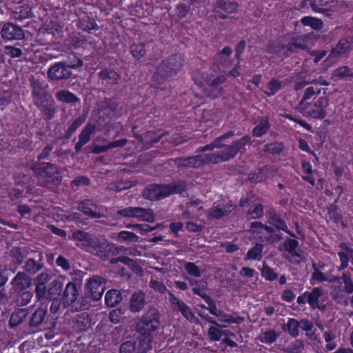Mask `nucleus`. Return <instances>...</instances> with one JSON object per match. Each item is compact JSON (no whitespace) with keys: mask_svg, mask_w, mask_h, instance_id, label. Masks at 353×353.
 <instances>
[{"mask_svg":"<svg viewBox=\"0 0 353 353\" xmlns=\"http://www.w3.org/2000/svg\"><path fill=\"white\" fill-rule=\"evenodd\" d=\"M307 37L301 35L293 37L288 39L285 37L280 38L268 43L267 52L274 54L279 57L287 58L298 52L299 50H307Z\"/></svg>","mask_w":353,"mask_h":353,"instance_id":"1","label":"nucleus"},{"mask_svg":"<svg viewBox=\"0 0 353 353\" xmlns=\"http://www.w3.org/2000/svg\"><path fill=\"white\" fill-rule=\"evenodd\" d=\"M183 65V57L174 54L163 60L156 68L152 81L154 85L163 84L167 79L176 75Z\"/></svg>","mask_w":353,"mask_h":353,"instance_id":"2","label":"nucleus"},{"mask_svg":"<svg viewBox=\"0 0 353 353\" xmlns=\"http://www.w3.org/2000/svg\"><path fill=\"white\" fill-rule=\"evenodd\" d=\"M39 184L45 188L52 189L59 186L62 181L59 168L50 163L41 162L33 168Z\"/></svg>","mask_w":353,"mask_h":353,"instance_id":"3","label":"nucleus"},{"mask_svg":"<svg viewBox=\"0 0 353 353\" xmlns=\"http://www.w3.org/2000/svg\"><path fill=\"white\" fill-rule=\"evenodd\" d=\"M250 143V137L248 135L234 141L230 145H226L223 150L217 153L208 154L210 163L216 164L220 162H225L234 158L238 152L245 150V145Z\"/></svg>","mask_w":353,"mask_h":353,"instance_id":"4","label":"nucleus"},{"mask_svg":"<svg viewBox=\"0 0 353 353\" xmlns=\"http://www.w3.org/2000/svg\"><path fill=\"white\" fill-rule=\"evenodd\" d=\"M160 325L159 313L155 308H150L138 323L137 329L139 334H151Z\"/></svg>","mask_w":353,"mask_h":353,"instance_id":"5","label":"nucleus"},{"mask_svg":"<svg viewBox=\"0 0 353 353\" xmlns=\"http://www.w3.org/2000/svg\"><path fill=\"white\" fill-rule=\"evenodd\" d=\"M34 105L42 112L46 121H50L57 113L55 101L50 94L33 100Z\"/></svg>","mask_w":353,"mask_h":353,"instance_id":"6","label":"nucleus"},{"mask_svg":"<svg viewBox=\"0 0 353 353\" xmlns=\"http://www.w3.org/2000/svg\"><path fill=\"white\" fill-rule=\"evenodd\" d=\"M105 288V281L99 276H94L86 283L85 294L93 301L99 300Z\"/></svg>","mask_w":353,"mask_h":353,"instance_id":"7","label":"nucleus"},{"mask_svg":"<svg viewBox=\"0 0 353 353\" xmlns=\"http://www.w3.org/2000/svg\"><path fill=\"white\" fill-rule=\"evenodd\" d=\"M118 213L125 217H134L140 220L152 223L155 220L152 210L140 207H128L122 209Z\"/></svg>","mask_w":353,"mask_h":353,"instance_id":"8","label":"nucleus"},{"mask_svg":"<svg viewBox=\"0 0 353 353\" xmlns=\"http://www.w3.org/2000/svg\"><path fill=\"white\" fill-rule=\"evenodd\" d=\"M175 165L186 168H198L210 163L208 154H198L188 157H179L173 159Z\"/></svg>","mask_w":353,"mask_h":353,"instance_id":"9","label":"nucleus"},{"mask_svg":"<svg viewBox=\"0 0 353 353\" xmlns=\"http://www.w3.org/2000/svg\"><path fill=\"white\" fill-rule=\"evenodd\" d=\"M72 76V70H70L63 61L55 63L47 71L48 78L53 81H67Z\"/></svg>","mask_w":353,"mask_h":353,"instance_id":"10","label":"nucleus"},{"mask_svg":"<svg viewBox=\"0 0 353 353\" xmlns=\"http://www.w3.org/2000/svg\"><path fill=\"white\" fill-rule=\"evenodd\" d=\"M1 37L4 40H21L25 37L23 30L12 23H6L1 30Z\"/></svg>","mask_w":353,"mask_h":353,"instance_id":"11","label":"nucleus"},{"mask_svg":"<svg viewBox=\"0 0 353 353\" xmlns=\"http://www.w3.org/2000/svg\"><path fill=\"white\" fill-rule=\"evenodd\" d=\"M172 187L170 184L158 185L144 190V196L150 200H157L165 198L172 194Z\"/></svg>","mask_w":353,"mask_h":353,"instance_id":"12","label":"nucleus"},{"mask_svg":"<svg viewBox=\"0 0 353 353\" xmlns=\"http://www.w3.org/2000/svg\"><path fill=\"white\" fill-rule=\"evenodd\" d=\"M80 287L72 282H69L62 292L61 301L64 307L74 305L79 296Z\"/></svg>","mask_w":353,"mask_h":353,"instance_id":"13","label":"nucleus"},{"mask_svg":"<svg viewBox=\"0 0 353 353\" xmlns=\"http://www.w3.org/2000/svg\"><path fill=\"white\" fill-rule=\"evenodd\" d=\"M10 284L14 292L28 290L32 285V279L25 272L19 271L12 279Z\"/></svg>","mask_w":353,"mask_h":353,"instance_id":"14","label":"nucleus"},{"mask_svg":"<svg viewBox=\"0 0 353 353\" xmlns=\"http://www.w3.org/2000/svg\"><path fill=\"white\" fill-rule=\"evenodd\" d=\"M159 130L157 131H148L143 134V135H140L138 134L134 133V137L143 144V148L145 150H148L150 148L154 143H157L159 140L165 134H168V132H165L161 134H159L158 132Z\"/></svg>","mask_w":353,"mask_h":353,"instance_id":"15","label":"nucleus"},{"mask_svg":"<svg viewBox=\"0 0 353 353\" xmlns=\"http://www.w3.org/2000/svg\"><path fill=\"white\" fill-rule=\"evenodd\" d=\"M48 311L46 308L39 307L29 317L28 327L30 329H37L43 325L47 316Z\"/></svg>","mask_w":353,"mask_h":353,"instance_id":"16","label":"nucleus"},{"mask_svg":"<svg viewBox=\"0 0 353 353\" xmlns=\"http://www.w3.org/2000/svg\"><path fill=\"white\" fill-rule=\"evenodd\" d=\"M29 314V308L18 307L14 309L10 315L9 319V325L14 328L22 324L27 319Z\"/></svg>","mask_w":353,"mask_h":353,"instance_id":"17","label":"nucleus"},{"mask_svg":"<svg viewBox=\"0 0 353 353\" xmlns=\"http://www.w3.org/2000/svg\"><path fill=\"white\" fill-rule=\"evenodd\" d=\"M133 341L135 342L137 353H147L152 348V334H140V335Z\"/></svg>","mask_w":353,"mask_h":353,"instance_id":"18","label":"nucleus"},{"mask_svg":"<svg viewBox=\"0 0 353 353\" xmlns=\"http://www.w3.org/2000/svg\"><path fill=\"white\" fill-rule=\"evenodd\" d=\"M234 132L232 130L227 132L223 135L216 138L211 143L201 147L198 149V152H203L208 150H213L214 148H223L225 143H224L226 139L234 137Z\"/></svg>","mask_w":353,"mask_h":353,"instance_id":"19","label":"nucleus"},{"mask_svg":"<svg viewBox=\"0 0 353 353\" xmlns=\"http://www.w3.org/2000/svg\"><path fill=\"white\" fill-rule=\"evenodd\" d=\"M63 292V283L54 279L48 286L47 300L59 301Z\"/></svg>","mask_w":353,"mask_h":353,"instance_id":"20","label":"nucleus"},{"mask_svg":"<svg viewBox=\"0 0 353 353\" xmlns=\"http://www.w3.org/2000/svg\"><path fill=\"white\" fill-rule=\"evenodd\" d=\"M43 256L41 252H39L38 259H28L25 263V265L23 266V272H25L26 274H35L38 272H39L43 268V264L42 263Z\"/></svg>","mask_w":353,"mask_h":353,"instance_id":"21","label":"nucleus"},{"mask_svg":"<svg viewBox=\"0 0 353 353\" xmlns=\"http://www.w3.org/2000/svg\"><path fill=\"white\" fill-rule=\"evenodd\" d=\"M97 205L90 200H84L81 201L78 209L81 211L84 214L90 216V218H101L103 216L100 212H96Z\"/></svg>","mask_w":353,"mask_h":353,"instance_id":"22","label":"nucleus"},{"mask_svg":"<svg viewBox=\"0 0 353 353\" xmlns=\"http://www.w3.org/2000/svg\"><path fill=\"white\" fill-rule=\"evenodd\" d=\"M73 321V327L77 332L85 331L91 326V319L87 312L77 315Z\"/></svg>","mask_w":353,"mask_h":353,"instance_id":"23","label":"nucleus"},{"mask_svg":"<svg viewBox=\"0 0 353 353\" xmlns=\"http://www.w3.org/2000/svg\"><path fill=\"white\" fill-rule=\"evenodd\" d=\"M170 301L172 304H173L176 308L181 312L182 315L187 320H192L194 319V314L192 312L191 309L182 301H181L177 297L174 296L172 294H170Z\"/></svg>","mask_w":353,"mask_h":353,"instance_id":"24","label":"nucleus"},{"mask_svg":"<svg viewBox=\"0 0 353 353\" xmlns=\"http://www.w3.org/2000/svg\"><path fill=\"white\" fill-rule=\"evenodd\" d=\"M32 101L38 98L50 94L43 85V82L34 77L30 79Z\"/></svg>","mask_w":353,"mask_h":353,"instance_id":"25","label":"nucleus"},{"mask_svg":"<svg viewBox=\"0 0 353 353\" xmlns=\"http://www.w3.org/2000/svg\"><path fill=\"white\" fill-rule=\"evenodd\" d=\"M145 305V294L142 292H135L132 294L130 301V310L132 312H138Z\"/></svg>","mask_w":353,"mask_h":353,"instance_id":"26","label":"nucleus"},{"mask_svg":"<svg viewBox=\"0 0 353 353\" xmlns=\"http://www.w3.org/2000/svg\"><path fill=\"white\" fill-rule=\"evenodd\" d=\"M350 47V44L346 39H341L337 46L332 50L327 59L334 61L338 57L347 52Z\"/></svg>","mask_w":353,"mask_h":353,"instance_id":"27","label":"nucleus"},{"mask_svg":"<svg viewBox=\"0 0 353 353\" xmlns=\"http://www.w3.org/2000/svg\"><path fill=\"white\" fill-rule=\"evenodd\" d=\"M235 209V205L233 204H227L223 206H215L210 209L209 215L214 219H220L223 216H228Z\"/></svg>","mask_w":353,"mask_h":353,"instance_id":"28","label":"nucleus"},{"mask_svg":"<svg viewBox=\"0 0 353 353\" xmlns=\"http://www.w3.org/2000/svg\"><path fill=\"white\" fill-rule=\"evenodd\" d=\"M232 52L230 47H225L221 52L214 57V61L218 67H227L230 65V57Z\"/></svg>","mask_w":353,"mask_h":353,"instance_id":"29","label":"nucleus"},{"mask_svg":"<svg viewBox=\"0 0 353 353\" xmlns=\"http://www.w3.org/2000/svg\"><path fill=\"white\" fill-rule=\"evenodd\" d=\"M270 168L265 165L261 168L258 172H251L248 175V179L251 183H259L272 176L270 174Z\"/></svg>","mask_w":353,"mask_h":353,"instance_id":"30","label":"nucleus"},{"mask_svg":"<svg viewBox=\"0 0 353 353\" xmlns=\"http://www.w3.org/2000/svg\"><path fill=\"white\" fill-rule=\"evenodd\" d=\"M270 224L275 226L278 230H281L286 233L289 234L291 236L295 237L294 234L288 229V227L285 221L281 218L279 214H277L275 212H271L268 221Z\"/></svg>","mask_w":353,"mask_h":353,"instance_id":"31","label":"nucleus"},{"mask_svg":"<svg viewBox=\"0 0 353 353\" xmlns=\"http://www.w3.org/2000/svg\"><path fill=\"white\" fill-rule=\"evenodd\" d=\"M17 293L14 301L18 306H26L28 305L33 298V292L29 289L15 292Z\"/></svg>","mask_w":353,"mask_h":353,"instance_id":"32","label":"nucleus"},{"mask_svg":"<svg viewBox=\"0 0 353 353\" xmlns=\"http://www.w3.org/2000/svg\"><path fill=\"white\" fill-rule=\"evenodd\" d=\"M270 127L268 118L267 117H261L259 119V124L252 130V135L259 137L265 134Z\"/></svg>","mask_w":353,"mask_h":353,"instance_id":"33","label":"nucleus"},{"mask_svg":"<svg viewBox=\"0 0 353 353\" xmlns=\"http://www.w3.org/2000/svg\"><path fill=\"white\" fill-rule=\"evenodd\" d=\"M122 300L121 292L117 290L108 291L105 296V303L108 307H114Z\"/></svg>","mask_w":353,"mask_h":353,"instance_id":"34","label":"nucleus"},{"mask_svg":"<svg viewBox=\"0 0 353 353\" xmlns=\"http://www.w3.org/2000/svg\"><path fill=\"white\" fill-rule=\"evenodd\" d=\"M58 101L66 103H75L79 101V99L73 93L66 90H61L55 94Z\"/></svg>","mask_w":353,"mask_h":353,"instance_id":"35","label":"nucleus"},{"mask_svg":"<svg viewBox=\"0 0 353 353\" xmlns=\"http://www.w3.org/2000/svg\"><path fill=\"white\" fill-rule=\"evenodd\" d=\"M307 303L312 309H316L318 307L319 298L323 295V290L320 288H314L310 292H307Z\"/></svg>","mask_w":353,"mask_h":353,"instance_id":"36","label":"nucleus"},{"mask_svg":"<svg viewBox=\"0 0 353 353\" xmlns=\"http://www.w3.org/2000/svg\"><path fill=\"white\" fill-rule=\"evenodd\" d=\"M70 70L78 69L83 66V61L76 54L71 52L68 54L65 61H63Z\"/></svg>","mask_w":353,"mask_h":353,"instance_id":"37","label":"nucleus"},{"mask_svg":"<svg viewBox=\"0 0 353 353\" xmlns=\"http://www.w3.org/2000/svg\"><path fill=\"white\" fill-rule=\"evenodd\" d=\"M26 253L28 251L26 248L16 247L10 250V255L15 264L21 265L26 257Z\"/></svg>","mask_w":353,"mask_h":353,"instance_id":"38","label":"nucleus"},{"mask_svg":"<svg viewBox=\"0 0 353 353\" xmlns=\"http://www.w3.org/2000/svg\"><path fill=\"white\" fill-rule=\"evenodd\" d=\"M215 8L216 9H221L229 14H232L237 12L239 4L236 2H230L225 0H217Z\"/></svg>","mask_w":353,"mask_h":353,"instance_id":"39","label":"nucleus"},{"mask_svg":"<svg viewBox=\"0 0 353 353\" xmlns=\"http://www.w3.org/2000/svg\"><path fill=\"white\" fill-rule=\"evenodd\" d=\"M353 71L352 69L347 66H342L336 69L333 73L332 78L334 80L352 78Z\"/></svg>","mask_w":353,"mask_h":353,"instance_id":"40","label":"nucleus"},{"mask_svg":"<svg viewBox=\"0 0 353 353\" xmlns=\"http://www.w3.org/2000/svg\"><path fill=\"white\" fill-rule=\"evenodd\" d=\"M190 283L192 286H193L192 291L195 294L200 296L205 301L207 299V298L210 297V296L206 294V284L198 281H192L190 282Z\"/></svg>","mask_w":353,"mask_h":353,"instance_id":"41","label":"nucleus"},{"mask_svg":"<svg viewBox=\"0 0 353 353\" xmlns=\"http://www.w3.org/2000/svg\"><path fill=\"white\" fill-rule=\"evenodd\" d=\"M299 321L295 319H290L288 323L282 325V329L284 331H288L289 334L293 337L299 335Z\"/></svg>","mask_w":353,"mask_h":353,"instance_id":"42","label":"nucleus"},{"mask_svg":"<svg viewBox=\"0 0 353 353\" xmlns=\"http://www.w3.org/2000/svg\"><path fill=\"white\" fill-rule=\"evenodd\" d=\"M116 248L113 244L103 243V247L97 251V255L103 260H107L111 254H114Z\"/></svg>","mask_w":353,"mask_h":353,"instance_id":"43","label":"nucleus"},{"mask_svg":"<svg viewBox=\"0 0 353 353\" xmlns=\"http://www.w3.org/2000/svg\"><path fill=\"white\" fill-rule=\"evenodd\" d=\"M125 312V310L121 308H117L112 310L109 314L110 321L114 324L123 322L126 319Z\"/></svg>","mask_w":353,"mask_h":353,"instance_id":"44","label":"nucleus"},{"mask_svg":"<svg viewBox=\"0 0 353 353\" xmlns=\"http://www.w3.org/2000/svg\"><path fill=\"white\" fill-rule=\"evenodd\" d=\"M307 77V75L304 74L303 72L297 73L292 77L293 81L294 82V90L296 91L300 90L308 85Z\"/></svg>","mask_w":353,"mask_h":353,"instance_id":"45","label":"nucleus"},{"mask_svg":"<svg viewBox=\"0 0 353 353\" xmlns=\"http://www.w3.org/2000/svg\"><path fill=\"white\" fill-rule=\"evenodd\" d=\"M304 26H310L314 30H320L323 28V22L321 19L312 17H305L301 19Z\"/></svg>","mask_w":353,"mask_h":353,"instance_id":"46","label":"nucleus"},{"mask_svg":"<svg viewBox=\"0 0 353 353\" xmlns=\"http://www.w3.org/2000/svg\"><path fill=\"white\" fill-rule=\"evenodd\" d=\"M261 275L266 280L272 281L278 278V274L276 273L272 268L263 263L261 268Z\"/></svg>","mask_w":353,"mask_h":353,"instance_id":"47","label":"nucleus"},{"mask_svg":"<svg viewBox=\"0 0 353 353\" xmlns=\"http://www.w3.org/2000/svg\"><path fill=\"white\" fill-rule=\"evenodd\" d=\"M79 27L88 32H90L91 30H98V26L94 20L91 19L89 17L81 19L79 21Z\"/></svg>","mask_w":353,"mask_h":353,"instance_id":"48","label":"nucleus"},{"mask_svg":"<svg viewBox=\"0 0 353 353\" xmlns=\"http://www.w3.org/2000/svg\"><path fill=\"white\" fill-rule=\"evenodd\" d=\"M119 241L123 242L137 243L139 241V236L134 233L128 231H121L117 235Z\"/></svg>","mask_w":353,"mask_h":353,"instance_id":"49","label":"nucleus"},{"mask_svg":"<svg viewBox=\"0 0 353 353\" xmlns=\"http://www.w3.org/2000/svg\"><path fill=\"white\" fill-rule=\"evenodd\" d=\"M34 293L37 301L42 302L47 300L48 287L46 285L35 283Z\"/></svg>","mask_w":353,"mask_h":353,"instance_id":"50","label":"nucleus"},{"mask_svg":"<svg viewBox=\"0 0 353 353\" xmlns=\"http://www.w3.org/2000/svg\"><path fill=\"white\" fill-rule=\"evenodd\" d=\"M95 127L92 125H87L79 136V141L86 144L90 139L91 134L94 131Z\"/></svg>","mask_w":353,"mask_h":353,"instance_id":"51","label":"nucleus"},{"mask_svg":"<svg viewBox=\"0 0 353 353\" xmlns=\"http://www.w3.org/2000/svg\"><path fill=\"white\" fill-rule=\"evenodd\" d=\"M353 250L347 249L346 252H339V256L341 262V265L338 268L339 271L344 270L348 265L350 257L352 258Z\"/></svg>","mask_w":353,"mask_h":353,"instance_id":"52","label":"nucleus"},{"mask_svg":"<svg viewBox=\"0 0 353 353\" xmlns=\"http://www.w3.org/2000/svg\"><path fill=\"white\" fill-rule=\"evenodd\" d=\"M31 14V9L28 6L19 7L16 11L14 12V17L17 19H24L30 17Z\"/></svg>","mask_w":353,"mask_h":353,"instance_id":"53","label":"nucleus"},{"mask_svg":"<svg viewBox=\"0 0 353 353\" xmlns=\"http://www.w3.org/2000/svg\"><path fill=\"white\" fill-rule=\"evenodd\" d=\"M131 53L137 59L142 58L146 53L145 45L143 43H139L132 46Z\"/></svg>","mask_w":353,"mask_h":353,"instance_id":"54","label":"nucleus"},{"mask_svg":"<svg viewBox=\"0 0 353 353\" xmlns=\"http://www.w3.org/2000/svg\"><path fill=\"white\" fill-rule=\"evenodd\" d=\"M283 150V144L281 142H274L265 145V151L272 154H279Z\"/></svg>","mask_w":353,"mask_h":353,"instance_id":"55","label":"nucleus"},{"mask_svg":"<svg viewBox=\"0 0 353 353\" xmlns=\"http://www.w3.org/2000/svg\"><path fill=\"white\" fill-rule=\"evenodd\" d=\"M132 183L130 181H120L118 182L112 183L108 187V189L114 192H121L123 190H126L130 187H132Z\"/></svg>","mask_w":353,"mask_h":353,"instance_id":"56","label":"nucleus"},{"mask_svg":"<svg viewBox=\"0 0 353 353\" xmlns=\"http://www.w3.org/2000/svg\"><path fill=\"white\" fill-rule=\"evenodd\" d=\"M263 245L261 243H256L251 248L246 255L247 259H256L258 256H261Z\"/></svg>","mask_w":353,"mask_h":353,"instance_id":"57","label":"nucleus"},{"mask_svg":"<svg viewBox=\"0 0 353 353\" xmlns=\"http://www.w3.org/2000/svg\"><path fill=\"white\" fill-rule=\"evenodd\" d=\"M84 122V119L82 117H78L75 119L72 124L69 126L68 129L65 133L64 137L69 139L72 134L76 131V130Z\"/></svg>","mask_w":353,"mask_h":353,"instance_id":"58","label":"nucleus"},{"mask_svg":"<svg viewBox=\"0 0 353 353\" xmlns=\"http://www.w3.org/2000/svg\"><path fill=\"white\" fill-rule=\"evenodd\" d=\"M120 353H137L135 342L133 340L127 341L120 345Z\"/></svg>","mask_w":353,"mask_h":353,"instance_id":"59","label":"nucleus"},{"mask_svg":"<svg viewBox=\"0 0 353 353\" xmlns=\"http://www.w3.org/2000/svg\"><path fill=\"white\" fill-rule=\"evenodd\" d=\"M226 81V77L224 75H219L216 77H207L205 79L206 83L214 88L218 87L220 84L223 83Z\"/></svg>","mask_w":353,"mask_h":353,"instance_id":"60","label":"nucleus"},{"mask_svg":"<svg viewBox=\"0 0 353 353\" xmlns=\"http://www.w3.org/2000/svg\"><path fill=\"white\" fill-rule=\"evenodd\" d=\"M4 49L5 54L11 58H19L23 54L22 50L20 48H16L14 46H5Z\"/></svg>","mask_w":353,"mask_h":353,"instance_id":"61","label":"nucleus"},{"mask_svg":"<svg viewBox=\"0 0 353 353\" xmlns=\"http://www.w3.org/2000/svg\"><path fill=\"white\" fill-rule=\"evenodd\" d=\"M87 245L93 251L96 252L97 254V251L101 249L103 247V242L100 241L97 238L93 237L92 235L90 236L88 240L86 241Z\"/></svg>","mask_w":353,"mask_h":353,"instance_id":"62","label":"nucleus"},{"mask_svg":"<svg viewBox=\"0 0 353 353\" xmlns=\"http://www.w3.org/2000/svg\"><path fill=\"white\" fill-rule=\"evenodd\" d=\"M278 338V334L274 330H268L263 333V338L261 341L267 343H272Z\"/></svg>","mask_w":353,"mask_h":353,"instance_id":"63","label":"nucleus"},{"mask_svg":"<svg viewBox=\"0 0 353 353\" xmlns=\"http://www.w3.org/2000/svg\"><path fill=\"white\" fill-rule=\"evenodd\" d=\"M185 268L187 272L194 277L201 276V272L198 266L195 265V263L192 262L186 263L185 265Z\"/></svg>","mask_w":353,"mask_h":353,"instance_id":"64","label":"nucleus"}]
</instances>
